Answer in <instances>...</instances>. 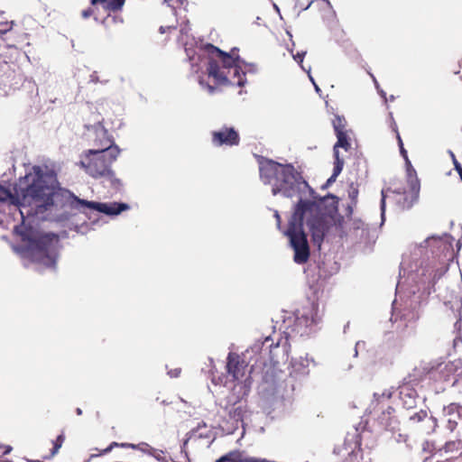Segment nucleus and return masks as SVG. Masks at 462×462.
<instances>
[{"mask_svg": "<svg viewBox=\"0 0 462 462\" xmlns=\"http://www.w3.org/2000/svg\"><path fill=\"white\" fill-rule=\"evenodd\" d=\"M410 420L413 422H420V421H431L432 422V429L434 430L437 426V419L430 416H428V412L424 410H420L418 412H415L413 415L410 417Z\"/></svg>", "mask_w": 462, "mask_h": 462, "instance_id": "412c9836", "label": "nucleus"}, {"mask_svg": "<svg viewBox=\"0 0 462 462\" xmlns=\"http://www.w3.org/2000/svg\"><path fill=\"white\" fill-rule=\"evenodd\" d=\"M164 453L162 450L156 449L153 448V451H152L151 456L153 457L159 462H168L166 457L163 456Z\"/></svg>", "mask_w": 462, "mask_h": 462, "instance_id": "bb28decb", "label": "nucleus"}, {"mask_svg": "<svg viewBox=\"0 0 462 462\" xmlns=\"http://www.w3.org/2000/svg\"><path fill=\"white\" fill-rule=\"evenodd\" d=\"M116 160L111 158L107 150H87L80 156L79 165L89 176L95 179L106 178L115 185L120 184L111 169Z\"/></svg>", "mask_w": 462, "mask_h": 462, "instance_id": "423d86ee", "label": "nucleus"}, {"mask_svg": "<svg viewBox=\"0 0 462 462\" xmlns=\"http://www.w3.org/2000/svg\"><path fill=\"white\" fill-rule=\"evenodd\" d=\"M359 454L356 452H351L346 457L345 462H359Z\"/></svg>", "mask_w": 462, "mask_h": 462, "instance_id": "7c9ffc66", "label": "nucleus"}, {"mask_svg": "<svg viewBox=\"0 0 462 462\" xmlns=\"http://www.w3.org/2000/svg\"><path fill=\"white\" fill-rule=\"evenodd\" d=\"M12 198L11 191L8 189H5L0 186V201H6L7 199Z\"/></svg>", "mask_w": 462, "mask_h": 462, "instance_id": "c85d7f7f", "label": "nucleus"}, {"mask_svg": "<svg viewBox=\"0 0 462 462\" xmlns=\"http://www.w3.org/2000/svg\"><path fill=\"white\" fill-rule=\"evenodd\" d=\"M77 413L78 414H81V410L80 409H77Z\"/></svg>", "mask_w": 462, "mask_h": 462, "instance_id": "de8ad7c7", "label": "nucleus"}, {"mask_svg": "<svg viewBox=\"0 0 462 462\" xmlns=\"http://www.w3.org/2000/svg\"><path fill=\"white\" fill-rule=\"evenodd\" d=\"M335 180H336V179H332V176H331V177L328 180V183H330V182L335 181Z\"/></svg>", "mask_w": 462, "mask_h": 462, "instance_id": "a18cd8bd", "label": "nucleus"}, {"mask_svg": "<svg viewBox=\"0 0 462 462\" xmlns=\"http://www.w3.org/2000/svg\"><path fill=\"white\" fill-rule=\"evenodd\" d=\"M274 216L277 219L278 226H280L281 225V217H280L279 213L276 211Z\"/></svg>", "mask_w": 462, "mask_h": 462, "instance_id": "58836bf2", "label": "nucleus"}, {"mask_svg": "<svg viewBox=\"0 0 462 462\" xmlns=\"http://www.w3.org/2000/svg\"><path fill=\"white\" fill-rule=\"evenodd\" d=\"M462 445L457 441L449 440L445 443V445L440 448L437 453L445 458V460H454L459 457L462 455Z\"/></svg>", "mask_w": 462, "mask_h": 462, "instance_id": "dca6fc26", "label": "nucleus"}, {"mask_svg": "<svg viewBox=\"0 0 462 462\" xmlns=\"http://www.w3.org/2000/svg\"><path fill=\"white\" fill-rule=\"evenodd\" d=\"M384 208H385V195H384V192L382 191L381 209H382L383 213L384 212Z\"/></svg>", "mask_w": 462, "mask_h": 462, "instance_id": "c9c22d12", "label": "nucleus"}, {"mask_svg": "<svg viewBox=\"0 0 462 462\" xmlns=\"http://www.w3.org/2000/svg\"><path fill=\"white\" fill-rule=\"evenodd\" d=\"M125 3V0H90V4L92 5L102 4L105 10L112 13L120 12L124 7Z\"/></svg>", "mask_w": 462, "mask_h": 462, "instance_id": "6ab92c4d", "label": "nucleus"}, {"mask_svg": "<svg viewBox=\"0 0 462 462\" xmlns=\"http://www.w3.org/2000/svg\"><path fill=\"white\" fill-rule=\"evenodd\" d=\"M31 462H42L40 460H32Z\"/></svg>", "mask_w": 462, "mask_h": 462, "instance_id": "09e8293b", "label": "nucleus"}, {"mask_svg": "<svg viewBox=\"0 0 462 462\" xmlns=\"http://www.w3.org/2000/svg\"><path fill=\"white\" fill-rule=\"evenodd\" d=\"M248 394H239L237 391H231L226 398L224 406L230 420L235 422H243L249 412L245 397Z\"/></svg>", "mask_w": 462, "mask_h": 462, "instance_id": "9b49d317", "label": "nucleus"}, {"mask_svg": "<svg viewBox=\"0 0 462 462\" xmlns=\"http://www.w3.org/2000/svg\"><path fill=\"white\" fill-rule=\"evenodd\" d=\"M207 88H208L209 93H213L216 89V88L214 86H210V85H207Z\"/></svg>", "mask_w": 462, "mask_h": 462, "instance_id": "ea45409f", "label": "nucleus"}, {"mask_svg": "<svg viewBox=\"0 0 462 462\" xmlns=\"http://www.w3.org/2000/svg\"><path fill=\"white\" fill-rule=\"evenodd\" d=\"M204 51L208 55L207 72L216 86H245V73L238 65V57L235 58L211 43H207Z\"/></svg>", "mask_w": 462, "mask_h": 462, "instance_id": "7ed1b4c3", "label": "nucleus"}, {"mask_svg": "<svg viewBox=\"0 0 462 462\" xmlns=\"http://www.w3.org/2000/svg\"><path fill=\"white\" fill-rule=\"evenodd\" d=\"M462 407L457 403L445 406L442 411L443 418L447 421V428L453 431L457 426V420L461 416Z\"/></svg>", "mask_w": 462, "mask_h": 462, "instance_id": "2eb2a0df", "label": "nucleus"}, {"mask_svg": "<svg viewBox=\"0 0 462 462\" xmlns=\"http://www.w3.org/2000/svg\"><path fill=\"white\" fill-rule=\"evenodd\" d=\"M295 59L296 60L299 59L300 61H302V57L300 54H298L297 57H295Z\"/></svg>", "mask_w": 462, "mask_h": 462, "instance_id": "c03bdc74", "label": "nucleus"}, {"mask_svg": "<svg viewBox=\"0 0 462 462\" xmlns=\"http://www.w3.org/2000/svg\"><path fill=\"white\" fill-rule=\"evenodd\" d=\"M334 157H335V162H334L332 179H337V177L341 173V171L343 170L344 160L339 158L338 150L335 151Z\"/></svg>", "mask_w": 462, "mask_h": 462, "instance_id": "b1692460", "label": "nucleus"}, {"mask_svg": "<svg viewBox=\"0 0 462 462\" xmlns=\"http://www.w3.org/2000/svg\"><path fill=\"white\" fill-rule=\"evenodd\" d=\"M23 199L36 207V213H44L54 205L55 188L47 181L40 166H34L19 182Z\"/></svg>", "mask_w": 462, "mask_h": 462, "instance_id": "39448f33", "label": "nucleus"}, {"mask_svg": "<svg viewBox=\"0 0 462 462\" xmlns=\"http://www.w3.org/2000/svg\"><path fill=\"white\" fill-rule=\"evenodd\" d=\"M12 450V447L9 445H0V456L6 455L10 453Z\"/></svg>", "mask_w": 462, "mask_h": 462, "instance_id": "473e14b6", "label": "nucleus"}, {"mask_svg": "<svg viewBox=\"0 0 462 462\" xmlns=\"http://www.w3.org/2000/svg\"><path fill=\"white\" fill-rule=\"evenodd\" d=\"M457 440L459 441V443L462 445V428L460 429V430L457 433Z\"/></svg>", "mask_w": 462, "mask_h": 462, "instance_id": "e433bc0d", "label": "nucleus"}, {"mask_svg": "<svg viewBox=\"0 0 462 462\" xmlns=\"http://www.w3.org/2000/svg\"><path fill=\"white\" fill-rule=\"evenodd\" d=\"M376 402L374 409L378 407V410L381 411V413L376 417V420L384 430L393 428V422L397 421L394 416V409L389 404L385 405L383 401L380 402L379 399H376Z\"/></svg>", "mask_w": 462, "mask_h": 462, "instance_id": "ddd939ff", "label": "nucleus"}, {"mask_svg": "<svg viewBox=\"0 0 462 462\" xmlns=\"http://www.w3.org/2000/svg\"><path fill=\"white\" fill-rule=\"evenodd\" d=\"M211 142L217 147L237 146L240 143V136L234 127L224 125L211 133Z\"/></svg>", "mask_w": 462, "mask_h": 462, "instance_id": "f8f14e48", "label": "nucleus"}, {"mask_svg": "<svg viewBox=\"0 0 462 462\" xmlns=\"http://www.w3.org/2000/svg\"><path fill=\"white\" fill-rule=\"evenodd\" d=\"M222 382L221 378L219 377L217 380H216L215 378H212V383L214 384H219L220 383Z\"/></svg>", "mask_w": 462, "mask_h": 462, "instance_id": "a19ab883", "label": "nucleus"}, {"mask_svg": "<svg viewBox=\"0 0 462 462\" xmlns=\"http://www.w3.org/2000/svg\"><path fill=\"white\" fill-rule=\"evenodd\" d=\"M11 24H13V22L11 23ZM11 28H12V25H10L9 27H7L4 30H0V34L5 33L6 32L10 31Z\"/></svg>", "mask_w": 462, "mask_h": 462, "instance_id": "4c0bfd02", "label": "nucleus"}, {"mask_svg": "<svg viewBox=\"0 0 462 462\" xmlns=\"http://www.w3.org/2000/svg\"><path fill=\"white\" fill-rule=\"evenodd\" d=\"M402 156L405 159L408 165V184L409 191L402 194L399 193L400 199H397L398 204L402 209H410L418 200L420 183L416 175L415 170L411 167V162L408 159L407 151L404 147L400 148Z\"/></svg>", "mask_w": 462, "mask_h": 462, "instance_id": "9d476101", "label": "nucleus"}, {"mask_svg": "<svg viewBox=\"0 0 462 462\" xmlns=\"http://www.w3.org/2000/svg\"><path fill=\"white\" fill-rule=\"evenodd\" d=\"M402 316L408 320H417L419 319V313L415 310H409L408 313H403Z\"/></svg>", "mask_w": 462, "mask_h": 462, "instance_id": "c756f323", "label": "nucleus"}, {"mask_svg": "<svg viewBox=\"0 0 462 462\" xmlns=\"http://www.w3.org/2000/svg\"><path fill=\"white\" fill-rule=\"evenodd\" d=\"M176 29V26H169L167 27V30Z\"/></svg>", "mask_w": 462, "mask_h": 462, "instance_id": "49530a36", "label": "nucleus"}, {"mask_svg": "<svg viewBox=\"0 0 462 462\" xmlns=\"http://www.w3.org/2000/svg\"><path fill=\"white\" fill-rule=\"evenodd\" d=\"M69 208L83 214H87L88 210H96L108 216H116L128 209L129 205L122 202L101 203L88 201L70 193Z\"/></svg>", "mask_w": 462, "mask_h": 462, "instance_id": "1a4fd4ad", "label": "nucleus"}, {"mask_svg": "<svg viewBox=\"0 0 462 462\" xmlns=\"http://www.w3.org/2000/svg\"><path fill=\"white\" fill-rule=\"evenodd\" d=\"M391 116V119H392V123H391V128L393 129V131L396 134V139L398 141V145L400 148L402 147H404L403 146V143H402V137L400 135V133L398 131V127H397V124L396 122L394 121L392 114L390 115Z\"/></svg>", "mask_w": 462, "mask_h": 462, "instance_id": "a878e982", "label": "nucleus"}, {"mask_svg": "<svg viewBox=\"0 0 462 462\" xmlns=\"http://www.w3.org/2000/svg\"><path fill=\"white\" fill-rule=\"evenodd\" d=\"M332 125L335 130L336 134H338L339 133H346V121L345 117L336 116L332 121Z\"/></svg>", "mask_w": 462, "mask_h": 462, "instance_id": "393cba45", "label": "nucleus"}, {"mask_svg": "<svg viewBox=\"0 0 462 462\" xmlns=\"http://www.w3.org/2000/svg\"><path fill=\"white\" fill-rule=\"evenodd\" d=\"M260 175L264 183L272 184L273 195L282 194L286 198H292L310 188L292 164L267 160L260 166Z\"/></svg>", "mask_w": 462, "mask_h": 462, "instance_id": "20e7f679", "label": "nucleus"}, {"mask_svg": "<svg viewBox=\"0 0 462 462\" xmlns=\"http://www.w3.org/2000/svg\"><path fill=\"white\" fill-rule=\"evenodd\" d=\"M116 447L130 448L133 449H137V450H140L143 453L148 454L150 456L152 454V451H153V448L145 442H141L139 444H131V443H118V442L114 441L106 448H105L101 454H106V453L110 452Z\"/></svg>", "mask_w": 462, "mask_h": 462, "instance_id": "a211bd4d", "label": "nucleus"}, {"mask_svg": "<svg viewBox=\"0 0 462 462\" xmlns=\"http://www.w3.org/2000/svg\"><path fill=\"white\" fill-rule=\"evenodd\" d=\"M317 211L318 206L314 201L300 199L295 205L288 228L285 231V235L290 239L291 246L294 250L293 261L298 264L307 263L310 254L307 235L303 230L304 216L306 214L311 215L307 220V226L311 233L313 242L319 246L323 242L331 226L328 217Z\"/></svg>", "mask_w": 462, "mask_h": 462, "instance_id": "f257e3e1", "label": "nucleus"}, {"mask_svg": "<svg viewBox=\"0 0 462 462\" xmlns=\"http://www.w3.org/2000/svg\"><path fill=\"white\" fill-rule=\"evenodd\" d=\"M15 232L23 242L22 253L24 257L46 268L55 269L58 257V236L42 234L23 226H15Z\"/></svg>", "mask_w": 462, "mask_h": 462, "instance_id": "f03ea898", "label": "nucleus"}, {"mask_svg": "<svg viewBox=\"0 0 462 462\" xmlns=\"http://www.w3.org/2000/svg\"><path fill=\"white\" fill-rule=\"evenodd\" d=\"M320 320L321 317L319 314L318 306L311 304L303 308L302 313L296 319V323L300 326L311 328L312 326L317 325Z\"/></svg>", "mask_w": 462, "mask_h": 462, "instance_id": "4468645a", "label": "nucleus"}, {"mask_svg": "<svg viewBox=\"0 0 462 462\" xmlns=\"http://www.w3.org/2000/svg\"><path fill=\"white\" fill-rule=\"evenodd\" d=\"M181 373V369L180 368H175L173 370H171L168 372V374H170L171 377H178Z\"/></svg>", "mask_w": 462, "mask_h": 462, "instance_id": "f704fd0d", "label": "nucleus"}, {"mask_svg": "<svg viewBox=\"0 0 462 462\" xmlns=\"http://www.w3.org/2000/svg\"><path fill=\"white\" fill-rule=\"evenodd\" d=\"M159 31H160L161 33H164L166 32V28L163 27V26H161Z\"/></svg>", "mask_w": 462, "mask_h": 462, "instance_id": "37998d69", "label": "nucleus"}, {"mask_svg": "<svg viewBox=\"0 0 462 462\" xmlns=\"http://www.w3.org/2000/svg\"><path fill=\"white\" fill-rule=\"evenodd\" d=\"M453 386L457 390L459 393H462V377L455 380Z\"/></svg>", "mask_w": 462, "mask_h": 462, "instance_id": "72a5a7b5", "label": "nucleus"}, {"mask_svg": "<svg viewBox=\"0 0 462 462\" xmlns=\"http://www.w3.org/2000/svg\"><path fill=\"white\" fill-rule=\"evenodd\" d=\"M94 14V9L92 7H88L81 12V16L84 19H88Z\"/></svg>", "mask_w": 462, "mask_h": 462, "instance_id": "2f4dec72", "label": "nucleus"}, {"mask_svg": "<svg viewBox=\"0 0 462 462\" xmlns=\"http://www.w3.org/2000/svg\"><path fill=\"white\" fill-rule=\"evenodd\" d=\"M399 394L404 408L411 409L415 407L418 393L414 388H412L409 384H404L400 388Z\"/></svg>", "mask_w": 462, "mask_h": 462, "instance_id": "f3484780", "label": "nucleus"}, {"mask_svg": "<svg viewBox=\"0 0 462 462\" xmlns=\"http://www.w3.org/2000/svg\"><path fill=\"white\" fill-rule=\"evenodd\" d=\"M348 197L351 199L352 206H356L357 203L358 189L356 188L351 187L348 191Z\"/></svg>", "mask_w": 462, "mask_h": 462, "instance_id": "cd10ccee", "label": "nucleus"}, {"mask_svg": "<svg viewBox=\"0 0 462 462\" xmlns=\"http://www.w3.org/2000/svg\"><path fill=\"white\" fill-rule=\"evenodd\" d=\"M124 23L121 15L108 14L102 21V24L108 32H116Z\"/></svg>", "mask_w": 462, "mask_h": 462, "instance_id": "aec40b11", "label": "nucleus"}, {"mask_svg": "<svg viewBox=\"0 0 462 462\" xmlns=\"http://www.w3.org/2000/svg\"><path fill=\"white\" fill-rule=\"evenodd\" d=\"M226 359V372L236 382L231 391H237L239 394H248L252 385L248 364L238 354L233 352L228 354Z\"/></svg>", "mask_w": 462, "mask_h": 462, "instance_id": "6e6552de", "label": "nucleus"}, {"mask_svg": "<svg viewBox=\"0 0 462 462\" xmlns=\"http://www.w3.org/2000/svg\"><path fill=\"white\" fill-rule=\"evenodd\" d=\"M65 440V436L64 434H60L56 439L52 442L53 443V447L51 450V453L47 456H43L42 458L43 459H49V458H51L52 457H54L58 452H59V449L61 448L63 442Z\"/></svg>", "mask_w": 462, "mask_h": 462, "instance_id": "5701e85b", "label": "nucleus"}, {"mask_svg": "<svg viewBox=\"0 0 462 462\" xmlns=\"http://www.w3.org/2000/svg\"><path fill=\"white\" fill-rule=\"evenodd\" d=\"M391 396H392V394H391L390 393H387V394L383 393V394H382V396H381V398H382V399L386 398L387 400H389V399L391 398Z\"/></svg>", "mask_w": 462, "mask_h": 462, "instance_id": "79ce46f5", "label": "nucleus"}, {"mask_svg": "<svg viewBox=\"0 0 462 462\" xmlns=\"http://www.w3.org/2000/svg\"><path fill=\"white\" fill-rule=\"evenodd\" d=\"M103 120L98 115L94 125H85L83 138L94 147L92 150H107L112 159H117L121 150L103 125Z\"/></svg>", "mask_w": 462, "mask_h": 462, "instance_id": "0eeeda50", "label": "nucleus"}, {"mask_svg": "<svg viewBox=\"0 0 462 462\" xmlns=\"http://www.w3.org/2000/svg\"><path fill=\"white\" fill-rule=\"evenodd\" d=\"M336 135H337V141L336 144L334 145V152L336 150H337L338 148H343L346 151L350 149L351 144H350V143L348 141L346 132V133H339L338 134H336Z\"/></svg>", "mask_w": 462, "mask_h": 462, "instance_id": "4be33fe9", "label": "nucleus"}]
</instances>
